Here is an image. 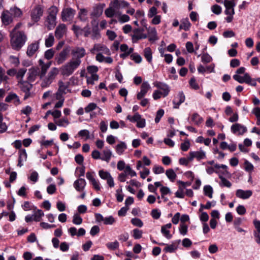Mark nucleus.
<instances>
[{"mask_svg": "<svg viewBox=\"0 0 260 260\" xmlns=\"http://www.w3.org/2000/svg\"><path fill=\"white\" fill-rule=\"evenodd\" d=\"M11 45L14 50H19L25 44L27 36L24 31H18L17 32H11Z\"/></svg>", "mask_w": 260, "mask_h": 260, "instance_id": "1", "label": "nucleus"}, {"mask_svg": "<svg viewBox=\"0 0 260 260\" xmlns=\"http://www.w3.org/2000/svg\"><path fill=\"white\" fill-rule=\"evenodd\" d=\"M91 24L92 25L91 31L88 24L83 28L84 36L85 37H88L91 35V38L92 40H98L101 37L99 29V23L96 20L94 19L91 21Z\"/></svg>", "mask_w": 260, "mask_h": 260, "instance_id": "2", "label": "nucleus"}, {"mask_svg": "<svg viewBox=\"0 0 260 260\" xmlns=\"http://www.w3.org/2000/svg\"><path fill=\"white\" fill-rule=\"evenodd\" d=\"M58 11V9L55 6L51 7L48 10V15L46 18L45 25L49 30L53 29L56 25Z\"/></svg>", "mask_w": 260, "mask_h": 260, "instance_id": "3", "label": "nucleus"}, {"mask_svg": "<svg viewBox=\"0 0 260 260\" xmlns=\"http://www.w3.org/2000/svg\"><path fill=\"white\" fill-rule=\"evenodd\" d=\"M80 66L79 61H73L72 59L60 68L61 74L63 76H69Z\"/></svg>", "mask_w": 260, "mask_h": 260, "instance_id": "4", "label": "nucleus"}, {"mask_svg": "<svg viewBox=\"0 0 260 260\" xmlns=\"http://www.w3.org/2000/svg\"><path fill=\"white\" fill-rule=\"evenodd\" d=\"M59 73V70L56 68H53L49 72L47 76L44 78L42 83V86L45 87L48 86L55 79V77Z\"/></svg>", "mask_w": 260, "mask_h": 260, "instance_id": "5", "label": "nucleus"}, {"mask_svg": "<svg viewBox=\"0 0 260 260\" xmlns=\"http://www.w3.org/2000/svg\"><path fill=\"white\" fill-rule=\"evenodd\" d=\"M44 7L41 5L36 6L31 11V19L34 23L38 22L44 13Z\"/></svg>", "mask_w": 260, "mask_h": 260, "instance_id": "6", "label": "nucleus"}, {"mask_svg": "<svg viewBox=\"0 0 260 260\" xmlns=\"http://www.w3.org/2000/svg\"><path fill=\"white\" fill-rule=\"evenodd\" d=\"M76 10L70 7L63 8L61 12V19L63 22H71L75 14Z\"/></svg>", "mask_w": 260, "mask_h": 260, "instance_id": "7", "label": "nucleus"}, {"mask_svg": "<svg viewBox=\"0 0 260 260\" xmlns=\"http://www.w3.org/2000/svg\"><path fill=\"white\" fill-rule=\"evenodd\" d=\"M71 54L72 55V60L73 61H79L80 64L81 63V58L85 55L86 51L83 47H77L72 50Z\"/></svg>", "mask_w": 260, "mask_h": 260, "instance_id": "8", "label": "nucleus"}, {"mask_svg": "<svg viewBox=\"0 0 260 260\" xmlns=\"http://www.w3.org/2000/svg\"><path fill=\"white\" fill-rule=\"evenodd\" d=\"M18 85L21 90L25 93L24 99H27L30 95V90L32 87V84H30L28 81H24L20 80L18 82Z\"/></svg>", "mask_w": 260, "mask_h": 260, "instance_id": "9", "label": "nucleus"}, {"mask_svg": "<svg viewBox=\"0 0 260 260\" xmlns=\"http://www.w3.org/2000/svg\"><path fill=\"white\" fill-rule=\"evenodd\" d=\"M105 7L104 4H99L95 5L93 8V10L90 13L91 17H100L103 12V9Z\"/></svg>", "mask_w": 260, "mask_h": 260, "instance_id": "10", "label": "nucleus"}, {"mask_svg": "<svg viewBox=\"0 0 260 260\" xmlns=\"http://www.w3.org/2000/svg\"><path fill=\"white\" fill-rule=\"evenodd\" d=\"M90 51L92 54H94L95 51H102L107 55H110V54L109 49L106 46L100 44H94L93 47Z\"/></svg>", "mask_w": 260, "mask_h": 260, "instance_id": "11", "label": "nucleus"}, {"mask_svg": "<svg viewBox=\"0 0 260 260\" xmlns=\"http://www.w3.org/2000/svg\"><path fill=\"white\" fill-rule=\"evenodd\" d=\"M67 26L64 24H60L56 28L55 36L58 40L62 38L67 32Z\"/></svg>", "mask_w": 260, "mask_h": 260, "instance_id": "12", "label": "nucleus"}, {"mask_svg": "<svg viewBox=\"0 0 260 260\" xmlns=\"http://www.w3.org/2000/svg\"><path fill=\"white\" fill-rule=\"evenodd\" d=\"M39 69L37 67H32L28 70L27 73V80L28 82H34L37 76H39Z\"/></svg>", "mask_w": 260, "mask_h": 260, "instance_id": "13", "label": "nucleus"}, {"mask_svg": "<svg viewBox=\"0 0 260 260\" xmlns=\"http://www.w3.org/2000/svg\"><path fill=\"white\" fill-rule=\"evenodd\" d=\"M39 48V41H35L27 47L26 54L29 57L32 56Z\"/></svg>", "mask_w": 260, "mask_h": 260, "instance_id": "14", "label": "nucleus"}, {"mask_svg": "<svg viewBox=\"0 0 260 260\" xmlns=\"http://www.w3.org/2000/svg\"><path fill=\"white\" fill-rule=\"evenodd\" d=\"M70 52V48L69 47L64 48L56 57V61L58 64L63 63L67 59L68 55Z\"/></svg>", "mask_w": 260, "mask_h": 260, "instance_id": "15", "label": "nucleus"}, {"mask_svg": "<svg viewBox=\"0 0 260 260\" xmlns=\"http://www.w3.org/2000/svg\"><path fill=\"white\" fill-rule=\"evenodd\" d=\"M231 131L234 134L238 133L239 135H242L246 132L247 128L239 123H235L231 126Z\"/></svg>", "mask_w": 260, "mask_h": 260, "instance_id": "16", "label": "nucleus"}, {"mask_svg": "<svg viewBox=\"0 0 260 260\" xmlns=\"http://www.w3.org/2000/svg\"><path fill=\"white\" fill-rule=\"evenodd\" d=\"M185 99L184 94L182 91H180L178 93L177 96L174 100L173 103L174 104V108L178 109L179 106L183 103Z\"/></svg>", "mask_w": 260, "mask_h": 260, "instance_id": "17", "label": "nucleus"}, {"mask_svg": "<svg viewBox=\"0 0 260 260\" xmlns=\"http://www.w3.org/2000/svg\"><path fill=\"white\" fill-rule=\"evenodd\" d=\"M39 64L41 66V72L39 73V76L40 78H42L45 75L48 69L50 68L51 62H48L45 63L43 60L40 59L39 60Z\"/></svg>", "mask_w": 260, "mask_h": 260, "instance_id": "18", "label": "nucleus"}, {"mask_svg": "<svg viewBox=\"0 0 260 260\" xmlns=\"http://www.w3.org/2000/svg\"><path fill=\"white\" fill-rule=\"evenodd\" d=\"M224 5L226 8L225 11V14L231 15L235 14L234 7L235 6V4L234 2L228 0H224Z\"/></svg>", "mask_w": 260, "mask_h": 260, "instance_id": "19", "label": "nucleus"}, {"mask_svg": "<svg viewBox=\"0 0 260 260\" xmlns=\"http://www.w3.org/2000/svg\"><path fill=\"white\" fill-rule=\"evenodd\" d=\"M86 183L84 179L80 178L76 180L74 183V186L78 191H82L86 186Z\"/></svg>", "mask_w": 260, "mask_h": 260, "instance_id": "20", "label": "nucleus"}, {"mask_svg": "<svg viewBox=\"0 0 260 260\" xmlns=\"http://www.w3.org/2000/svg\"><path fill=\"white\" fill-rule=\"evenodd\" d=\"M252 194V191L250 190H243L242 189H238L236 191V196L242 199H247L251 196Z\"/></svg>", "mask_w": 260, "mask_h": 260, "instance_id": "21", "label": "nucleus"}, {"mask_svg": "<svg viewBox=\"0 0 260 260\" xmlns=\"http://www.w3.org/2000/svg\"><path fill=\"white\" fill-rule=\"evenodd\" d=\"M1 19L3 23L6 25L12 22L11 14L8 11H5L3 12Z\"/></svg>", "mask_w": 260, "mask_h": 260, "instance_id": "22", "label": "nucleus"}, {"mask_svg": "<svg viewBox=\"0 0 260 260\" xmlns=\"http://www.w3.org/2000/svg\"><path fill=\"white\" fill-rule=\"evenodd\" d=\"M233 78L236 81L240 83L248 82L250 80V76L248 73L244 74L243 76H241L239 75L235 74L233 76Z\"/></svg>", "mask_w": 260, "mask_h": 260, "instance_id": "23", "label": "nucleus"}, {"mask_svg": "<svg viewBox=\"0 0 260 260\" xmlns=\"http://www.w3.org/2000/svg\"><path fill=\"white\" fill-rule=\"evenodd\" d=\"M205 153L204 151H192L189 152V159L192 160L194 158L201 159L205 157Z\"/></svg>", "mask_w": 260, "mask_h": 260, "instance_id": "24", "label": "nucleus"}, {"mask_svg": "<svg viewBox=\"0 0 260 260\" xmlns=\"http://www.w3.org/2000/svg\"><path fill=\"white\" fill-rule=\"evenodd\" d=\"M88 10L86 9L82 8L79 10L77 18L82 22H86L88 20Z\"/></svg>", "mask_w": 260, "mask_h": 260, "instance_id": "25", "label": "nucleus"}, {"mask_svg": "<svg viewBox=\"0 0 260 260\" xmlns=\"http://www.w3.org/2000/svg\"><path fill=\"white\" fill-rule=\"evenodd\" d=\"M5 102L10 103L13 102L16 105L20 104V100L19 97L16 93H10L5 99Z\"/></svg>", "mask_w": 260, "mask_h": 260, "instance_id": "26", "label": "nucleus"}, {"mask_svg": "<svg viewBox=\"0 0 260 260\" xmlns=\"http://www.w3.org/2000/svg\"><path fill=\"white\" fill-rule=\"evenodd\" d=\"M27 153L25 149H20L19 151L18 163L17 166L21 167L23 166L22 161H26Z\"/></svg>", "mask_w": 260, "mask_h": 260, "instance_id": "27", "label": "nucleus"}, {"mask_svg": "<svg viewBox=\"0 0 260 260\" xmlns=\"http://www.w3.org/2000/svg\"><path fill=\"white\" fill-rule=\"evenodd\" d=\"M172 224L170 223L161 226V232L167 239H170L172 237V235L170 234V231L169 230Z\"/></svg>", "mask_w": 260, "mask_h": 260, "instance_id": "28", "label": "nucleus"}, {"mask_svg": "<svg viewBox=\"0 0 260 260\" xmlns=\"http://www.w3.org/2000/svg\"><path fill=\"white\" fill-rule=\"evenodd\" d=\"M146 29L147 30L148 34L149 36V40L150 41H154L157 40V33L156 30L154 27H146Z\"/></svg>", "mask_w": 260, "mask_h": 260, "instance_id": "29", "label": "nucleus"}, {"mask_svg": "<svg viewBox=\"0 0 260 260\" xmlns=\"http://www.w3.org/2000/svg\"><path fill=\"white\" fill-rule=\"evenodd\" d=\"M112 6L113 8L118 9L128 7V3L125 1L114 0L112 3Z\"/></svg>", "mask_w": 260, "mask_h": 260, "instance_id": "30", "label": "nucleus"}, {"mask_svg": "<svg viewBox=\"0 0 260 260\" xmlns=\"http://www.w3.org/2000/svg\"><path fill=\"white\" fill-rule=\"evenodd\" d=\"M191 24L189 22L188 18L183 19L181 21V24L180 25V29H184L186 31L189 30Z\"/></svg>", "mask_w": 260, "mask_h": 260, "instance_id": "31", "label": "nucleus"}, {"mask_svg": "<svg viewBox=\"0 0 260 260\" xmlns=\"http://www.w3.org/2000/svg\"><path fill=\"white\" fill-rule=\"evenodd\" d=\"M112 156V152L110 150H104L102 153L101 159L109 162Z\"/></svg>", "mask_w": 260, "mask_h": 260, "instance_id": "32", "label": "nucleus"}, {"mask_svg": "<svg viewBox=\"0 0 260 260\" xmlns=\"http://www.w3.org/2000/svg\"><path fill=\"white\" fill-rule=\"evenodd\" d=\"M152 53L151 49L150 47H147L144 50V56L146 60L149 62H152Z\"/></svg>", "mask_w": 260, "mask_h": 260, "instance_id": "33", "label": "nucleus"}, {"mask_svg": "<svg viewBox=\"0 0 260 260\" xmlns=\"http://www.w3.org/2000/svg\"><path fill=\"white\" fill-rule=\"evenodd\" d=\"M126 148L127 146L125 143L123 142H121L119 144L117 145L116 151L119 155H121Z\"/></svg>", "mask_w": 260, "mask_h": 260, "instance_id": "34", "label": "nucleus"}, {"mask_svg": "<svg viewBox=\"0 0 260 260\" xmlns=\"http://www.w3.org/2000/svg\"><path fill=\"white\" fill-rule=\"evenodd\" d=\"M219 178L220 179V182H219V184L221 187H226L228 188L231 187V183L229 180H228L225 178H224L221 175H219Z\"/></svg>", "mask_w": 260, "mask_h": 260, "instance_id": "35", "label": "nucleus"}, {"mask_svg": "<svg viewBox=\"0 0 260 260\" xmlns=\"http://www.w3.org/2000/svg\"><path fill=\"white\" fill-rule=\"evenodd\" d=\"M58 91L59 92H61L64 93V94L67 93L66 90H68V88L69 87V84H65L62 81H58Z\"/></svg>", "mask_w": 260, "mask_h": 260, "instance_id": "36", "label": "nucleus"}, {"mask_svg": "<svg viewBox=\"0 0 260 260\" xmlns=\"http://www.w3.org/2000/svg\"><path fill=\"white\" fill-rule=\"evenodd\" d=\"M204 192L205 196L210 198H212L213 188L210 185H205L204 187Z\"/></svg>", "mask_w": 260, "mask_h": 260, "instance_id": "37", "label": "nucleus"}, {"mask_svg": "<svg viewBox=\"0 0 260 260\" xmlns=\"http://www.w3.org/2000/svg\"><path fill=\"white\" fill-rule=\"evenodd\" d=\"M166 174L171 181H174L176 177V174L172 169L167 170L166 172Z\"/></svg>", "mask_w": 260, "mask_h": 260, "instance_id": "38", "label": "nucleus"}, {"mask_svg": "<svg viewBox=\"0 0 260 260\" xmlns=\"http://www.w3.org/2000/svg\"><path fill=\"white\" fill-rule=\"evenodd\" d=\"M54 38L52 34H50L48 37L45 40V46L47 47H51L54 43Z\"/></svg>", "mask_w": 260, "mask_h": 260, "instance_id": "39", "label": "nucleus"}, {"mask_svg": "<svg viewBox=\"0 0 260 260\" xmlns=\"http://www.w3.org/2000/svg\"><path fill=\"white\" fill-rule=\"evenodd\" d=\"M44 213L41 210H38L32 215L34 217V220L36 221H40L41 218L44 216Z\"/></svg>", "mask_w": 260, "mask_h": 260, "instance_id": "40", "label": "nucleus"}, {"mask_svg": "<svg viewBox=\"0 0 260 260\" xmlns=\"http://www.w3.org/2000/svg\"><path fill=\"white\" fill-rule=\"evenodd\" d=\"M10 11L11 15H13L14 17H20L22 14L21 10L17 7L11 8Z\"/></svg>", "mask_w": 260, "mask_h": 260, "instance_id": "41", "label": "nucleus"}, {"mask_svg": "<svg viewBox=\"0 0 260 260\" xmlns=\"http://www.w3.org/2000/svg\"><path fill=\"white\" fill-rule=\"evenodd\" d=\"M119 245V243L117 241L113 242H109L106 244L107 247L111 250H114L118 249Z\"/></svg>", "mask_w": 260, "mask_h": 260, "instance_id": "42", "label": "nucleus"}, {"mask_svg": "<svg viewBox=\"0 0 260 260\" xmlns=\"http://www.w3.org/2000/svg\"><path fill=\"white\" fill-rule=\"evenodd\" d=\"M72 30L74 31L76 37L81 35L83 32V28L75 24L72 26Z\"/></svg>", "mask_w": 260, "mask_h": 260, "instance_id": "43", "label": "nucleus"}, {"mask_svg": "<svg viewBox=\"0 0 260 260\" xmlns=\"http://www.w3.org/2000/svg\"><path fill=\"white\" fill-rule=\"evenodd\" d=\"M7 129V126L5 122H3V116L0 113V133H3Z\"/></svg>", "mask_w": 260, "mask_h": 260, "instance_id": "44", "label": "nucleus"}, {"mask_svg": "<svg viewBox=\"0 0 260 260\" xmlns=\"http://www.w3.org/2000/svg\"><path fill=\"white\" fill-rule=\"evenodd\" d=\"M150 88V85L147 82H143L141 86L140 91L146 94Z\"/></svg>", "mask_w": 260, "mask_h": 260, "instance_id": "45", "label": "nucleus"}, {"mask_svg": "<svg viewBox=\"0 0 260 260\" xmlns=\"http://www.w3.org/2000/svg\"><path fill=\"white\" fill-rule=\"evenodd\" d=\"M9 79V77L5 75V71L2 68L0 67V84L3 82H7Z\"/></svg>", "mask_w": 260, "mask_h": 260, "instance_id": "46", "label": "nucleus"}, {"mask_svg": "<svg viewBox=\"0 0 260 260\" xmlns=\"http://www.w3.org/2000/svg\"><path fill=\"white\" fill-rule=\"evenodd\" d=\"M134 35L132 36L133 42H136L139 40L141 33V29L136 28L133 30Z\"/></svg>", "mask_w": 260, "mask_h": 260, "instance_id": "47", "label": "nucleus"}, {"mask_svg": "<svg viewBox=\"0 0 260 260\" xmlns=\"http://www.w3.org/2000/svg\"><path fill=\"white\" fill-rule=\"evenodd\" d=\"M191 119L192 121L197 125L200 124L203 121V119L198 113L193 114Z\"/></svg>", "mask_w": 260, "mask_h": 260, "instance_id": "48", "label": "nucleus"}, {"mask_svg": "<svg viewBox=\"0 0 260 260\" xmlns=\"http://www.w3.org/2000/svg\"><path fill=\"white\" fill-rule=\"evenodd\" d=\"M140 118H141V116L138 113H136L133 116H131V115H128L127 116V119L133 122H137L140 120Z\"/></svg>", "mask_w": 260, "mask_h": 260, "instance_id": "49", "label": "nucleus"}, {"mask_svg": "<svg viewBox=\"0 0 260 260\" xmlns=\"http://www.w3.org/2000/svg\"><path fill=\"white\" fill-rule=\"evenodd\" d=\"M131 58L135 61L137 63H139L142 61V58L141 56L137 53H133L131 55Z\"/></svg>", "mask_w": 260, "mask_h": 260, "instance_id": "50", "label": "nucleus"}, {"mask_svg": "<svg viewBox=\"0 0 260 260\" xmlns=\"http://www.w3.org/2000/svg\"><path fill=\"white\" fill-rule=\"evenodd\" d=\"M57 125L59 126H66V125L69 124V122L67 118L60 119L55 122Z\"/></svg>", "mask_w": 260, "mask_h": 260, "instance_id": "51", "label": "nucleus"}, {"mask_svg": "<svg viewBox=\"0 0 260 260\" xmlns=\"http://www.w3.org/2000/svg\"><path fill=\"white\" fill-rule=\"evenodd\" d=\"M115 13V10L111 7L107 8L105 11L106 16L109 18L112 17L114 15Z\"/></svg>", "mask_w": 260, "mask_h": 260, "instance_id": "52", "label": "nucleus"}, {"mask_svg": "<svg viewBox=\"0 0 260 260\" xmlns=\"http://www.w3.org/2000/svg\"><path fill=\"white\" fill-rule=\"evenodd\" d=\"M99 174L100 177L105 180L108 179L110 176H111L109 172L104 171V170H100Z\"/></svg>", "mask_w": 260, "mask_h": 260, "instance_id": "53", "label": "nucleus"}, {"mask_svg": "<svg viewBox=\"0 0 260 260\" xmlns=\"http://www.w3.org/2000/svg\"><path fill=\"white\" fill-rule=\"evenodd\" d=\"M124 172L127 175H130L131 177H134L136 176V173L129 166H126L124 170Z\"/></svg>", "mask_w": 260, "mask_h": 260, "instance_id": "54", "label": "nucleus"}, {"mask_svg": "<svg viewBox=\"0 0 260 260\" xmlns=\"http://www.w3.org/2000/svg\"><path fill=\"white\" fill-rule=\"evenodd\" d=\"M73 222L77 225H79L82 222V218L78 214H76L73 216Z\"/></svg>", "mask_w": 260, "mask_h": 260, "instance_id": "55", "label": "nucleus"}, {"mask_svg": "<svg viewBox=\"0 0 260 260\" xmlns=\"http://www.w3.org/2000/svg\"><path fill=\"white\" fill-rule=\"evenodd\" d=\"M189 84L191 87L193 89L198 90L199 89V86L197 83L196 80L194 77H192L190 79L189 81Z\"/></svg>", "mask_w": 260, "mask_h": 260, "instance_id": "56", "label": "nucleus"}, {"mask_svg": "<svg viewBox=\"0 0 260 260\" xmlns=\"http://www.w3.org/2000/svg\"><path fill=\"white\" fill-rule=\"evenodd\" d=\"M202 61L204 63H209L212 60V57L207 53H204L201 57Z\"/></svg>", "mask_w": 260, "mask_h": 260, "instance_id": "57", "label": "nucleus"}, {"mask_svg": "<svg viewBox=\"0 0 260 260\" xmlns=\"http://www.w3.org/2000/svg\"><path fill=\"white\" fill-rule=\"evenodd\" d=\"M131 222L133 225L138 227H142L143 225L142 220L140 219L137 218H133L131 220Z\"/></svg>", "mask_w": 260, "mask_h": 260, "instance_id": "58", "label": "nucleus"}, {"mask_svg": "<svg viewBox=\"0 0 260 260\" xmlns=\"http://www.w3.org/2000/svg\"><path fill=\"white\" fill-rule=\"evenodd\" d=\"M187 225L184 223H181L179 227V232L182 235H185L187 232Z\"/></svg>", "mask_w": 260, "mask_h": 260, "instance_id": "59", "label": "nucleus"}, {"mask_svg": "<svg viewBox=\"0 0 260 260\" xmlns=\"http://www.w3.org/2000/svg\"><path fill=\"white\" fill-rule=\"evenodd\" d=\"M190 147V143L188 139L185 140L184 142L181 144V149L183 151H186Z\"/></svg>", "mask_w": 260, "mask_h": 260, "instance_id": "60", "label": "nucleus"}, {"mask_svg": "<svg viewBox=\"0 0 260 260\" xmlns=\"http://www.w3.org/2000/svg\"><path fill=\"white\" fill-rule=\"evenodd\" d=\"M26 71V69L25 68L20 69L16 73L17 78L22 80V79L24 76Z\"/></svg>", "mask_w": 260, "mask_h": 260, "instance_id": "61", "label": "nucleus"}, {"mask_svg": "<svg viewBox=\"0 0 260 260\" xmlns=\"http://www.w3.org/2000/svg\"><path fill=\"white\" fill-rule=\"evenodd\" d=\"M164 114V111L162 109H159L157 111L156 113V115L155 118V122L156 123H158L159 122L161 118L163 116Z\"/></svg>", "mask_w": 260, "mask_h": 260, "instance_id": "62", "label": "nucleus"}, {"mask_svg": "<svg viewBox=\"0 0 260 260\" xmlns=\"http://www.w3.org/2000/svg\"><path fill=\"white\" fill-rule=\"evenodd\" d=\"M133 237L136 239H140L142 236V231L139 229H136L133 230Z\"/></svg>", "mask_w": 260, "mask_h": 260, "instance_id": "63", "label": "nucleus"}, {"mask_svg": "<svg viewBox=\"0 0 260 260\" xmlns=\"http://www.w3.org/2000/svg\"><path fill=\"white\" fill-rule=\"evenodd\" d=\"M212 11L215 14L219 15L221 13V8L217 5H213L212 8Z\"/></svg>", "mask_w": 260, "mask_h": 260, "instance_id": "64", "label": "nucleus"}]
</instances>
